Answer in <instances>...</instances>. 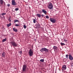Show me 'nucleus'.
<instances>
[{"label": "nucleus", "mask_w": 73, "mask_h": 73, "mask_svg": "<svg viewBox=\"0 0 73 73\" xmlns=\"http://www.w3.org/2000/svg\"><path fill=\"white\" fill-rule=\"evenodd\" d=\"M6 15V13H3L2 14V15Z\"/></svg>", "instance_id": "29"}, {"label": "nucleus", "mask_w": 73, "mask_h": 73, "mask_svg": "<svg viewBox=\"0 0 73 73\" xmlns=\"http://www.w3.org/2000/svg\"><path fill=\"white\" fill-rule=\"evenodd\" d=\"M61 45V46H62V45H65V44H64V43H63L62 42H61L60 43Z\"/></svg>", "instance_id": "18"}, {"label": "nucleus", "mask_w": 73, "mask_h": 73, "mask_svg": "<svg viewBox=\"0 0 73 73\" xmlns=\"http://www.w3.org/2000/svg\"><path fill=\"white\" fill-rule=\"evenodd\" d=\"M20 53L21 54H22V51H21Z\"/></svg>", "instance_id": "32"}, {"label": "nucleus", "mask_w": 73, "mask_h": 73, "mask_svg": "<svg viewBox=\"0 0 73 73\" xmlns=\"http://www.w3.org/2000/svg\"><path fill=\"white\" fill-rule=\"evenodd\" d=\"M46 19H49V16L48 15L46 16Z\"/></svg>", "instance_id": "27"}, {"label": "nucleus", "mask_w": 73, "mask_h": 73, "mask_svg": "<svg viewBox=\"0 0 73 73\" xmlns=\"http://www.w3.org/2000/svg\"><path fill=\"white\" fill-rule=\"evenodd\" d=\"M62 69L63 70H66V65H64L62 66Z\"/></svg>", "instance_id": "9"}, {"label": "nucleus", "mask_w": 73, "mask_h": 73, "mask_svg": "<svg viewBox=\"0 0 73 73\" xmlns=\"http://www.w3.org/2000/svg\"><path fill=\"white\" fill-rule=\"evenodd\" d=\"M27 66L26 65V64H24L23 66V70L22 71L23 72H24L25 71H26V69L27 68H27Z\"/></svg>", "instance_id": "4"}, {"label": "nucleus", "mask_w": 73, "mask_h": 73, "mask_svg": "<svg viewBox=\"0 0 73 73\" xmlns=\"http://www.w3.org/2000/svg\"><path fill=\"white\" fill-rule=\"evenodd\" d=\"M36 25H38V26H37V28H39L40 27V25L39 24V23H36Z\"/></svg>", "instance_id": "13"}, {"label": "nucleus", "mask_w": 73, "mask_h": 73, "mask_svg": "<svg viewBox=\"0 0 73 73\" xmlns=\"http://www.w3.org/2000/svg\"><path fill=\"white\" fill-rule=\"evenodd\" d=\"M19 9V8H17L15 9V11H18Z\"/></svg>", "instance_id": "26"}, {"label": "nucleus", "mask_w": 73, "mask_h": 73, "mask_svg": "<svg viewBox=\"0 0 73 73\" xmlns=\"http://www.w3.org/2000/svg\"><path fill=\"white\" fill-rule=\"evenodd\" d=\"M11 25H12V24H11V23H10L9 24L7 25V26L8 27H10Z\"/></svg>", "instance_id": "17"}, {"label": "nucleus", "mask_w": 73, "mask_h": 73, "mask_svg": "<svg viewBox=\"0 0 73 73\" xmlns=\"http://www.w3.org/2000/svg\"><path fill=\"white\" fill-rule=\"evenodd\" d=\"M16 22H18V23H19V21L17 20H15L14 21V23H16Z\"/></svg>", "instance_id": "16"}, {"label": "nucleus", "mask_w": 73, "mask_h": 73, "mask_svg": "<svg viewBox=\"0 0 73 73\" xmlns=\"http://www.w3.org/2000/svg\"><path fill=\"white\" fill-rule=\"evenodd\" d=\"M68 56L69 59L70 60L72 61V60H73V57L72 56V55H71V54H69L68 55Z\"/></svg>", "instance_id": "8"}, {"label": "nucleus", "mask_w": 73, "mask_h": 73, "mask_svg": "<svg viewBox=\"0 0 73 73\" xmlns=\"http://www.w3.org/2000/svg\"><path fill=\"white\" fill-rule=\"evenodd\" d=\"M5 52H3V54H2V56L3 57H5Z\"/></svg>", "instance_id": "20"}, {"label": "nucleus", "mask_w": 73, "mask_h": 73, "mask_svg": "<svg viewBox=\"0 0 73 73\" xmlns=\"http://www.w3.org/2000/svg\"><path fill=\"white\" fill-rule=\"evenodd\" d=\"M50 20L51 22L53 23H55L56 22V20L53 18H50Z\"/></svg>", "instance_id": "6"}, {"label": "nucleus", "mask_w": 73, "mask_h": 73, "mask_svg": "<svg viewBox=\"0 0 73 73\" xmlns=\"http://www.w3.org/2000/svg\"><path fill=\"white\" fill-rule=\"evenodd\" d=\"M11 2L12 5H16L17 4L15 2V0H12Z\"/></svg>", "instance_id": "7"}, {"label": "nucleus", "mask_w": 73, "mask_h": 73, "mask_svg": "<svg viewBox=\"0 0 73 73\" xmlns=\"http://www.w3.org/2000/svg\"><path fill=\"white\" fill-rule=\"evenodd\" d=\"M7 40V38H5V39H3V40H2V42H5V41H6V40Z\"/></svg>", "instance_id": "21"}, {"label": "nucleus", "mask_w": 73, "mask_h": 73, "mask_svg": "<svg viewBox=\"0 0 73 73\" xmlns=\"http://www.w3.org/2000/svg\"><path fill=\"white\" fill-rule=\"evenodd\" d=\"M68 56H69V55H68V54H66V59L67 60H68Z\"/></svg>", "instance_id": "19"}, {"label": "nucleus", "mask_w": 73, "mask_h": 73, "mask_svg": "<svg viewBox=\"0 0 73 73\" xmlns=\"http://www.w3.org/2000/svg\"><path fill=\"white\" fill-rule=\"evenodd\" d=\"M33 23H36V20L35 19H33Z\"/></svg>", "instance_id": "28"}, {"label": "nucleus", "mask_w": 73, "mask_h": 73, "mask_svg": "<svg viewBox=\"0 0 73 73\" xmlns=\"http://www.w3.org/2000/svg\"><path fill=\"white\" fill-rule=\"evenodd\" d=\"M8 21L9 22H11V20L10 19V18L8 19Z\"/></svg>", "instance_id": "30"}, {"label": "nucleus", "mask_w": 73, "mask_h": 73, "mask_svg": "<svg viewBox=\"0 0 73 73\" xmlns=\"http://www.w3.org/2000/svg\"><path fill=\"white\" fill-rule=\"evenodd\" d=\"M40 51L41 52H42V53H43L44 52H44H49L48 49L44 47L43 48H42L40 50Z\"/></svg>", "instance_id": "1"}, {"label": "nucleus", "mask_w": 73, "mask_h": 73, "mask_svg": "<svg viewBox=\"0 0 73 73\" xmlns=\"http://www.w3.org/2000/svg\"><path fill=\"white\" fill-rule=\"evenodd\" d=\"M40 62H43L44 61V59H41L40 60Z\"/></svg>", "instance_id": "22"}, {"label": "nucleus", "mask_w": 73, "mask_h": 73, "mask_svg": "<svg viewBox=\"0 0 73 73\" xmlns=\"http://www.w3.org/2000/svg\"><path fill=\"white\" fill-rule=\"evenodd\" d=\"M13 31H14V32H17V29H16V28H13Z\"/></svg>", "instance_id": "14"}, {"label": "nucleus", "mask_w": 73, "mask_h": 73, "mask_svg": "<svg viewBox=\"0 0 73 73\" xmlns=\"http://www.w3.org/2000/svg\"><path fill=\"white\" fill-rule=\"evenodd\" d=\"M53 49L54 50V51L55 50H57V47L56 46H54L53 47Z\"/></svg>", "instance_id": "12"}, {"label": "nucleus", "mask_w": 73, "mask_h": 73, "mask_svg": "<svg viewBox=\"0 0 73 73\" xmlns=\"http://www.w3.org/2000/svg\"><path fill=\"white\" fill-rule=\"evenodd\" d=\"M48 8H49V9L51 10L53 9V5L52 3H48Z\"/></svg>", "instance_id": "2"}, {"label": "nucleus", "mask_w": 73, "mask_h": 73, "mask_svg": "<svg viewBox=\"0 0 73 73\" xmlns=\"http://www.w3.org/2000/svg\"><path fill=\"white\" fill-rule=\"evenodd\" d=\"M29 56L31 57H32V56L33 55V52L32 50V49H30L29 50Z\"/></svg>", "instance_id": "3"}, {"label": "nucleus", "mask_w": 73, "mask_h": 73, "mask_svg": "<svg viewBox=\"0 0 73 73\" xmlns=\"http://www.w3.org/2000/svg\"><path fill=\"white\" fill-rule=\"evenodd\" d=\"M23 27H24V29H26V28H27V26H26V25H23Z\"/></svg>", "instance_id": "24"}, {"label": "nucleus", "mask_w": 73, "mask_h": 73, "mask_svg": "<svg viewBox=\"0 0 73 73\" xmlns=\"http://www.w3.org/2000/svg\"><path fill=\"white\" fill-rule=\"evenodd\" d=\"M64 41L65 42H68V40L65 39H64Z\"/></svg>", "instance_id": "25"}, {"label": "nucleus", "mask_w": 73, "mask_h": 73, "mask_svg": "<svg viewBox=\"0 0 73 73\" xmlns=\"http://www.w3.org/2000/svg\"><path fill=\"white\" fill-rule=\"evenodd\" d=\"M7 6H8V7H10V4H8L7 5Z\"/></svg>", "instance_id": "31"}, {"label": "nucleus", "mask_w": 73, "mask_h": 73, "mask_svg": "<svg viewBox=\"0 0 73 73\" xmlns=\"http://www.w3.org/2000/svg\"><path fill=\"white\" fill-rule=\"evenodd\" d=\"M16 24V25H15V27H19V26L20 25L17 24Z\"/></svg>", "instance_id": "23"}, {"label": "nucleus", "mask_w": 73, "mask_h": 73, "mask_svg": "<svg viewBox=\"0 0 73 73\" xmlns=\"http://www.w3.org/2000/svg\"><path fill=\"white\" fill-rule=\"evenodd\" d=\"M11 47H12V46H11Z\"/></svg>", "instance_id": "35"}, {"label": "nucleus", "mask_w": 73, "mask_h": 73, "mask_svg": "<svg viewBox=\"0 0 73 73\" xmlns=\"http://www.w3.org/2000/svg\"><path fill=\"white\" fill-rule=\"evenodd\" d=\"M42 17H44V15H42Z\"/></svg>", "instance_id": "34"}, {"label": "nucleus", "mask_w": 73, "mask_h": 73, "mask_svg": "<svg viewBox=\"0 0 73 73\" xmlns=\"http://www.w3.org/2000/svg\"><path fill=\"white\" fill-rule=\"evenodd\" d=\"M42 12L44 13V15H46V13H47V12L44 9H42Z\"/></svg>", "instance_id": "10"}, {"label": "nucleus", "mask_w": 73, "mask_h": 73, "mask_svg": "<svg viewBox=\"0 0 73 73\" xmlns=\"http://www.w3.org/2000/svg\"><path fill=\"white\" fill-rule=\"evenodd\" d=\"M11 44H12V45L13 46V47H16V46H17V43L14 42H11Z\"/></svg>", "instance_id": "5"}, {"label": "nucleus", "mask_w": 73, "mask_h": 73, "mask_svg": "<svg viewBox=\"0 0 73 73\" xmlns=\"http://www.w3.org/2000/svg\"><path fill=\"white\" fill-rule=\"evenodd\" d=\"M0 3L1 4H3V3H4V1H3V0H0Z\"/></svg>", "instance_id": "15"}, {"label": "nucleus", "mask_w": 73, "mask_h": 73, "mask_svg": "<svg viewBox=\"0 0 73 73\" xmlns=\"http://www.w3.org/2000/svg\"><path fill=\"white\" fill-rule=\"evenodd\" d=\"M36 16L40 18L41 17V14H37L36 15Z\"/></svg>", "instance_id": "11"}, {"label": "nucleus", "mask_w": 73, "mask_h": 73, "mask_svg": "<svg viewBox=\"0 0 73 73\" xmlns=\"http://www.w3.org/2000/svg\"><path fill=\"white\" fill-rule=\"evenodd\" d=\"M71 66H73V63H71Z\"/></svg>", "instance_id": "33"}]
</instances>
